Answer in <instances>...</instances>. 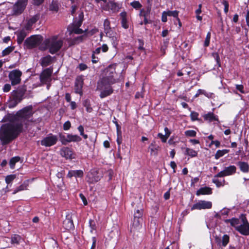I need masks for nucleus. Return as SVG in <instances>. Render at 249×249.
Returning <instances> with one entry per match:
<instances>
[{"label":"nucleus","instance_id":"nucleus-1","mask_svg":"<svg viewBox=\"0 0 249 249\" xmlns=\"http://www.w3.org/2000/svg\"><path fill=\"white\" fill-rule=\"evenodd\" d=\"M32 114V107L28 106L11 116L13 121L2 125L0 130V139L2 143H9L16 138L21 131L23 123Z\"/></svg>","mask_w":249,"mask_h":249},{"label":"nucleus","instance_id":"nucleus-2","mask_svg":"<svg viewBox=\"0 0 249 249\" xmlns=\"http://www.w3.org/2000/svg\"><path fill=\"white\" fill-rule=\"evenodd\" d=\"M115 75V65H110L105 70L104 76L97 85V89L102 90L100 95L101 98H105L112 93V89L110 85L116 82L114 78Z\"/></svg>","mask_w":249,"mask_h":249},{"label":"nucleus","instance_id":"nucleus-3","mask_svg":"<svg viewBox=\"0 0 249 249\" xmlns=\"http://www.w3.org/2000/svg\"><path fill=\"white\" fill-rule=\"evenodd\" d=\"M47 49H49L51 53L53 54L58 52L62 47L63 41L57 36H53L44 41Z\"/></svg>","mask_w":249,"mask_h":249},{"label":"nucleus","instance_id":"nucleus-4","mask_svg":"<svg viewBox=\"0 0 249 249\" xmlns=\"http://www.w3.org/2000/svg\"><path fill=\"white\" fill-rule=\"evenodd\" d=\"M58 140L56 135L50 134L43 138L40 141V144L45 147H51L55 145Z\"/></svg>","mask_w":249,"mask_h":249},{"label":"nucleus","instance_id":"nucleus-5","mask_svg":"<svg viewBox=\"0 0 249 249\" xmlns=\"http://www.w3.org/2000/svg\"><path fill=\"white\" fill-rule=\"evenodd\" d=\"M241 221V223L236 226V230L243 235H249V223L244 216L242 217Z\"/></svg>","mask_w":249,"mask_h":249},{"label":"nucleus","instance_id":"nucleus-6","mask_svg":"<svg viewBox=\"0 0 249 249\" xmlns=\"http://www.w3.org/2000/svg\"><path fill=\"white\" fill-rule=\"evenodd\" d=\"M22 72L18 70L12 71L9 73V78L12 85L18 84L21 81Z\"/></svg>","mask_w":249,"mask_h":249},{"label":"nucleus","instance_id":"nucleus-7","mask_svg":"<svg viewBox=\"0 0 249 249\" xmlns=\"http://www.w3.org/2000/svg\"><path fill=\"white\" fill-rule=\"evenodd\" d=\"M212 207V203L211 201L205 200H199L194 204L191 207V210L209 209Z\"/></svg>","mask_w":249,"mask_h":249},{"label":"nucleus","instance_id":"nucleus-8","mask_svg":"<svg viewBox=\"0 0 249 249\" xmlns=\"http://www.w3.org/2000/svg\"><path fill=\"white\" fill-rule=\"evenodd\" d=\"M27 2V0H18L13 6L14 14H20L26 7Z\"/></svg>","mask_w":249,"mask_h":249},{"label":"nucleus","instance_id":"nucleus-9","mask_svg":"<svg viewBox=\"0 0 249 249\" xmlns=\"http://www.w3.org/2000/svg\"><path fill=\"white\" fill-rule=\"evenodd\" d=\"M236 167L234 165H230L226 167L224 169L216 174L217 177L223 178L226 176H230L234 174L236 172Z\"/></svg>","mask_w":249,"mask_h":249},{"label":"nucleus","instance_id":"nucleus-10","mask_svg":"<svg viewBox=\"0 0 249 249\" xmlns=\"http://www.w3.org/2000/svg\"><path fill=\"white\" fill-rule=\"evenodd\" d=\"M120 4L110 1L106 4L102 6V8L106 11H111L112 13H116L119 11L121 8Z\"/></svg>","mask_w":249,"mask_h":249},{"label":"nucleus","instance_id":"nucleus-11","mask_svg":"<svg viewBox=\"0 0 249 249\" xmlns=\"http://www.w3.org/2000/svg\"><path fill=\"white\" fill-rule=\"evenodd\" d=\"M52 72V70L50 68L44 70L42 72L40 76L41 82L46 84L49 83L52 80L51 75Z\"/></svg>","mask_w":249,"mask_h":249},{"label":"nucleus","instance_id":"nucleus-12","mask_svg":"<svg viewBox=\"0 0 249 249\" xmlns=\"http://www.w3.org/2000/svg\"><path fill=\"white\" fill-rule=\"evenodd\" d=\"M98 173L96 170H92L87 175L88 181L90 183H94L98 181L100 179L101 177L97 175Z\"/></svg>","mask_w":249,"mask_h":249},{"label":"nucleus","instance_id":"nucleus-13","mask_svg":"<svg viewBox=\"0 0 249 249\" xmlns=\"http://www.w3.org/2000/svg\"><path fill=\"white\" fill-rule=\"evenodd\" d=\"M60 154L62 157L67 159H72L74 158V154L72 151L67 147L61 148L60 150Z\"/></svg>","mask_w":249,"mask_h":249},{"label":"nucleus","instance_id":"nucleus-14","mask_svg":"<svg viewBox=\"0 0 249 249\" xmlns=\"http://www.w3.org/2000/svg\"><path fill=\"white\" fill-rule=\"evenodd\" d=\"M142 220H141L139 219H133L132 225L130 227V231L131 232L135 233V232L140 230L142 227Z\"/></svg>","mask_w":249,"mask_h":249},{"label":"nucleus","instance_id":"nucleus-15","mask_svg":"<svg viewBox=\"0 0 249 249\" xmlns=\"http://www.w3.org/2000/svg\"><path fill=\"white\" fill-rule=\"evenodd\" d=\"M229 241L230 237L227 234L224 235L221 238L217 237L215 238V241L219 246L226 247L229 243Z\"/></svg>","mask_w":249,"mask_h":249},{"label":"nucleus","instance_id":"nucleus-16","mask_svg":"<svg viewBox=\"0 0 249 249\" xmlns=\"http://www.w3.org/2000/svg\"><path fill=\"white\" fill-rule=\"evenodd\" d=\"M63 227L65 229L69 230L72 229L73 227V223L72 220L71 216L69 214L67 215L66 218L63 221Z\"/></svg>","mask_w":249,"mask_h":249},{"label":"nucleus","instance_id":"nucleus-17","mask_svg":"<svg viewBox=\"0 0 249 249\" xmlns=\"http://www.w3.org/2000/svg\"><path fill=\"white\" fill-rule=\"evenodd\" d=\"M150 13V9L149 8H147L146 10L144 9H142L140 11V12L139 13V16L140 17L143 18L144 21L142 22L141 21L140 22V24L142 25L143 23L145 24H147L149 23V21L147 19V17L149 15Z\"/></svg>","mask_w":249,"mask_h":249},{"label":"nucleus","instance_id":"nucleus-18","mask_svg":"<svg viewBox=\"0 0 249 249\" xmlns=\"http://www.w3.org/2000/svg\"><path fill=\"white\" fill-rule=\"evenodd\" d=\"M83 81L82 78L78 77L76 79L75 83V92L76 93L81 95L82 94Z\"/></svg>","mask_w":249,"mask_h":249},{"label":"nucleus","instance_id":"nucleus-19","mask_svg":"<svg viewBox=\"0 0 249 249\" xmlns=\"http://www.w3.org/2000/svg\"><path fill=\"white\" fill-rule=\"evenodd\" d=\"M39 18V15H36L32 17L27 22L25 26V28L27 30H30L34 24H35Z\"/></svg>","mask_w":249,"mask_h":249},{"label":"nucleus","instance_id":"nucleus-20","mask_svg":"<svg viewBox=\"0 0 249 249\" xmlns=\"http://www.w3.org/2000/svg\"><path fill=\"white\" fill-rule=\"evenodd\" d=\"M41 38L39 36H32L28 39V43L32 47L35 46L40 43Z\"/></svg>","mask_w":249,"mask_h":249},{"label":"nucleus","instance_id":"nucleus-21","mask_svg":"<svg viewBox=\"0 0 249 249\" xmlns=\"http://www.w3.org/2000/svg\"><path fill=\"white\" fill-rule=\"evenodd\" d=\"M67 144L71 142H79L81 141L80 137L77 135L67 134Z\"/></svg>","mask_w":249,"mask_h":249},{"label":"nucleus","instance_id":"nucleus-22","mask_svg":"<svg viewBox=\"0 0 249 249\" xmlns=\"http://www.w3.org/2000/svg\"><path fill=\"white\" fill-rule=\"evenodd\" d=\"M237 165L240 168L241 172L243 173H248L249 171V165L245 161H239L237 162Z\"/></svg>","mask_w":249,"mask_h":249},{"label":"nucleus","instance_id":"nucleus-23","mask_svg":"<svg viewBox=\"0 0 249 249\" xmlns=\"http://www.w3.org/2000/svg\"><path fill=\"white\" fill-rule=\"evenodd\" d=\"M126 16L127 14L125 12H123L120 13L122 26L124 29H127L129 26L127 19L126 18Z\"/></svg>","mask_w":249,"mask_h":249},{"label":"nucleus","instance_id":"nucleus-24","mask_svg":"<svg viewBox=\"0 0 249 249\" xmlns=\"http://www.w3.org/2000/svg\"><path fill=\"white\" fill-rule=\"evenodd\" d=\"M212 193V189L208 187H202L196 192V195L197 196L200 195H210Z\"/></svg>","mask_w":249,"mask_h":249},{"label":"nucleus","instance_id":"nucleus-25","mask_svg":"<svg viewBox=\"0 0 249 249\" xmlns=\"http://www.w3.org/2000/svg\"><path fill=\"white\" fill-rule=\"evenodd\" d=\"M83 175V172L82 170H71L70 171L68 174V177L71 178L72 177H82Z\"/></svg>","mask_w":249,"mask_h":249},{"label":"nucleus","instance_id":"nucleus-26","mask_svg":"<svg viewBox=\"0 0 249 249\" xmlns=\"http://www.w3.org/2000/svg\"><path fill=\"white\" fill-rule=\"evenodd\" d=\"M104 26L107 35L111 37L112 34L111 33V31L110 30V22L107 19L105 20L104 22Z\"/></svg>","mask_w":249,"mask_h":249},{"label":"nucleus","instance_id":"nucleus-27","mask_svg":"<svg viewBox=\"0 0 249 249\" xmlns=\"http://www.w3.org/2000/svg\"><path fill=\"white\" fill-rule=\"evenodd\" d=\"M204 119L210 122L218 121V117L212 112H209L204 116Z\"/></svg>","mask_w":249,"mask_h":249},{"label":"nucleus","instance_id":"nucleus-28","mask_svg":"<svg viewBox=\"0 0 249 249\" xmlns=\"http://www.w3.org/2000/svg\"><path fill=\"white\" fill-rule=\"evenodd\" d=\"M200 94L204 95L208 98H212L213 96V93L208 92L204 89H199L197 90L194 97L195 98L197 97Z\"/></svg>","mask_w":249,"mask_h":249},{"label":"nucleus","instance_id":"nucleus-29","mask_svg":"<svg viewBox=\"0 0 249 249\" xmlns=\"http://www.w3.org/2000/svg\"><path fill=\"white\" fill-rule=\"evenodd\" d=\"M184 154L186 155L190 156L191 158L196 157L197 155V152L193 150V149H191L188 147H186L184 148Z\"/></svg>","mask_w":249,"mask_h":249},{"label":"nucleus","instance_id":"nucleus-30","mask_svg":"<svg viewBox=\"0 0 249 249\" xmlns=\"http://www.w3.org/2000/svg\"><path fill=\"white\" fill-rule=\"evenodd\" d=\"M22 240V237L18 234H14L11 236V242L12 244L18 245Z\"/></svg>","mask_w":249,"mask_h":249},{"label":"nucleus","instance_id":"nucleus-31","mask_svg":"<svg viewBox=\"0 0 249 249\" xmlns=\"http://www.w3.org/2000/svg\"><path fill=\"white\" fill-rule=\"evenodd\" d=\"M218 178L220 177H217L216 175H215L213 179V182L214 183L217 187L223 186L225 184V180L224 179L220 180L217 178Z\"/></svg>","mask_w":249,"mask_h":249},{"label":"nucleus","instance_id":"nucleus-32","mask_svg":"<svg viewBox=\"0 0 249 249\" xmlns=\"http://www.w3.org/2000/svg\"><path fill=\"white\" fill-rule=\"evenodd\" d=\"M52 61V57L50 55H47L42 58L41 64L43 67H46L51 64Z\"/></svg>","mask_w":249,"mask_h":249},{"label":"nucleus","instance_id":"nucleus-33","mask_svg":"<svg viewBox=\"0 0 249 249\" xmlns=\"http://www.w3.org/2000/svg\"><path fill=\"white\" fill-rule=\"evenodd\" d=\"M149 149L150 150L151 154L156 156L158 154L160 147L156 145L154 143H152L149 145Z\"/></svg>","mask_w":249,"mask_h":249},{"label":"nucleus","instance_id":"nucleus-34","mask_svg":"<svg viewBox=\"0 0 249 249\" xmlns=\"http://www.w3.org/2000/svg\"><path fill=\"white\" fill-rule=\"evenodd\" d=\"M229 150L228 149H223V150H218L216 152L214 158L216 160H218L220 157L223 156L225 154L229 153Z\"/></svg>","mask_w":249,"mask_h":249},{"label":"nucleus","instance_id":"nucleus-35","mask_svg":"<svg viewBox=\"0 0 249 249\" xmlns=\"http://www.w3.org/2000/svg\"><path fill=\"white\" fill-rule=\"evenodd\" d=\"M50 11L53 12H57L59 10V4L57 1L53 0L49 7Z\"/></svg>","mask_w":249,"mask_h":249},{"label":"nucleus","instance_id":"nucleus-36","mask_svg":"<svg viewBox=\"0 0 249 249\" xmlns=\"http://www.w3.org/2000/svg\"><path fill=\"white\" fill-rule=\"evenodd\" d=\"M15 94H17V92H15L13 93V96L14 97V100L13 101H11L9 104V107H15L21 100V99L18 98V95H15Z\"/></svg>","mask_w":249,"mask_h":249},{"label":"nucleus","instance_id":"nucleus-37","mask_svg":"<svg viewBox=\"0 0 249 249\" xmlns=\"http://www.w3.org/2000/svg\"><path fill=\"white\" fill-rule=\"evenodd\" d=\"M116 127H117V142L118 144L120 146L121 143H122V132L121 131V128L119 124L116 123Z\"/></svg>","mask_w":249,"mask_h":249},{"label":"nucleus","instance_id":"nucleus-38","mask_svg":"<svg viewBox=\"0 0 249 249\" xmlns=\"http://www.w3.org/2000/svg\"><path fill=\"white\" fill-rule=\"evenodd\" d=\"M15 49V47L10 46L6 48L2 52V56H5L8 54H9L12 52L14 51Z\"/></svg>","mask_w":249,"mask_h":249},{"label":"nucleus","instance_id":"nucleus-39","mask_svg":"<svg viewBox=\"0 0 249 249\" xmlns=\"http://www.w3.org/2000/svg\"><path fill=\"white\" fill-rule=\"evenodd\" d=\"M142 214H143L142 209L137 210L134 213V219H139L141 220H142Z\"/></svg>","mask_w":249,"mask_h":249},{"label":"nucleus","instance_id":"nucleus-40","mask_svg":"<svg viewBox=\"0 0 249 249\" xmlns=\"http://www.w3.org/2000/svg\"><path fill=\"white\" fill-rule=\"evenodd\" d=\"M20 160L19 157H15L12 158L9 162L10 166L11 168L13 169L16 162H18Z\"/></svg>","mask_w":249,"mask_h":249},{"label":"nucleus","instance_id":"nucleus-41","mask_svg":"<svg viewBox=\"0 0 249 249\" xmlns=\"http://www.w3.org/2000/svg\"><path fill=\"white\" fill-rule=\"evenodd\" d=\"M16 176L15 175H10L7 176L5 177V182L8 184L9 185V186L11 187L10 183L12 182V181L16 178Z\"/></svg>","mask_w":249,"mask_h":249},{"label":"nucleus","instance_id":"nucleus-42","mask_svg":"<svg viewBox=\"0 0 249 249\" xmlns=\"http://www.w3.org/2000/svg\"><path fill=\"white\" fill-rule=\"evenodd\" d=\"M168 16H171L173 17L174 18H177L178 20V12L177 10L175 11H166Z\"/></svg>","mask_w":249,"mask_h":249},{"label":"nucleus","instance_id":"nucleus-43","mask_svg":"<svg viewBox=\"0 0 249 249\" xmlns=\"http://www.w3.org/2000/svg\"><path fill=\"white\" fill-rule=\"evenodd\" d=\"M59 139L63 145H67V134L66 135H63L61 133H60L59 135Z\"/></svg>","mask_w":249,"mask_h":249},{"label":"nucleus","instance_id":"nucleus-44","mask_svg":"<svg viewBox=\"0 0 249 249\" xmlns=\"http://www.w3.org/2000/svg\"><path fill=\"white\" fill-rule=\"evenodd\" d=\"M184 134L187 137H194L196 135V132L193 130H188L185 131Z\"/></svg>","mask_w":249,"mask_h":249},{"label":"nucleus","instance_id":"nucleus-45","mask_svg":"<svg viewBox=\"0 0 249 249\" xmlns=\"http://www.w3.org/2000/svg\"><path fill=\"white\" fill-rule=\"evenodd\" d=\"M26 189V186L25 184H21L19 186L16 188L13 193V194H16L19 191H21Z\"/></svg>","mask_w":249,"mask_h":249},{"label":"nucleus","instance_id":"nucleus-46","mask_svg":"<svg viewBox=\"0 0 249 249\" xmlns=\"http://www.w3.org/2000/svg\"><path fill=\"white\" fill-rule=\"evenodd\" d=\"M211 33L210 32H209L207 34V36H206V38H205V40L204 41V45L205 47H207L209 45L210 38H211Z\"/></svg>","mask_w":249,"mask_h":249},{"label":"nucleus","instance_id":"nucleus-47","mask_svg":"<svg viewBox=\"0 0 249 249\" xmlns=\"http://www.w3.org/2000/svg\"><path fill=\"white\" fill-rule=\"evenodd\" d=\"M83 105L86 107V110L88 112H91V111L92 110V108L90 106L88 100H85L83 103Z\"/></svg>","mask_w":249,"mask_h":249},{"label":"nucleus","instance_id":"nucleus-48","mask_svg":"<svg viewBox=\"0 0 249 249\" xmlns=\"http://www.w3.org/2000/svg\"><path fill=\"white\" fill-rule=\"evenodd\" d=\"M131 5L135 9H139L142 7L141 4L138 1H134L131 3Z\"/></svg>","mask_w":249,"mask_h":249},{"label":"nucleus","instance_id":"nucleus-49","mask_svg":"<svg viewBox=\"0 0 249 249\" xmlns=\"http://www.w3.org/2000/svg\"><path fill=\"white\" fill-rule=\"evenodd\" d=\"M222 3L224 6V12L227 14L229 11V2L226 0H223Z\"/></svg>","mask_w":249,"mask_h":249},{"label":"nucleus","instance_id":"nucleus-50","mask_svg":"<svg viewBox=\"0 0 249 249\" xmlns=\"http://www.w3.org/2000/svg\"><path fill=\"white\" fill-rule=\"evenodd\" d=\"M26 36V35L24 34L23 32H21L18 36V41L19 43H21L24 39Z\"/></svg>","mask_w":249,"mask_h":249},{"label":"nucleus","instance_id":"nucleus-51","mask_svg":"<svg viewBox=\"0 0 249 249\" xmlns=\"http://www.w3.org/2000/svg\"><path fill=\"white\" fill-rule=\"evenodd\" d=\"M158 136L161 139L163 142H165L168 138L166 135H163L161 133H159Z\"/></svg>","mask_w":249,"mask_h":249},{"label":"nucleus","instance_id":"nucleus-52","mask_svg":"<svg viewBox=\"0 0 249 249\" xmlns=\"http://www.w3.org/2000/svg\"><path fill=\"white\" fill-rule=\"evenodd\" d=\"M71 126V124L70 121L66 122L63 124V129L64 130H69Z\"/></svg>","mask_w":249,"mask_h":249},{"label":"nucleus","instance_id":"nucleus-53","mask_svg":"<svg viewBox=\"0 0 249 249\" xmlns=\"http://www.w3.org/2000/svg\"><path fill=\"white\" fill-rule=\"evenodd\" d=\"M168 15L166 12V11H163L162 13V16H161V20L163 22H166L167 20V17Z\"/></svg>","mask_w":249,"mask_h":249},{"label":"nucleus","instance_id":"nucleus-54","mask_svg":"<svg viewBox=\"0 0 249 249\" xmlns=\"http://www.w3.org/2000/svg\"><path fill=\"white\" fill-rule=\"evenodd\" d=\"M11 89V85L9 84H5L3 87V91L7 92L10 91Z\"/></svg>","mask_w":249,"mask_h":249},{"label":"nucleus","instance_id":"nucleus-55","mask_svg":"<svg viewBox=\"0 0 249 249\" xmlns=\"http://www.w3.org/2000/svg\"><path fill=\"white\" fill-rule=\"evenodd\" d=\"M89 224L91 228V231L92 232L93 230H95V224L94 221L91 219L89 220Z\"/></svg>","mask_w":249,"mask_h":249},{"label":"nucleus","instance_id":"nucleus-56","mask_svg":"<svg viewBox=\"0 0 249 249\" xmlns=\"http://www.w3.org/2000/svg\"><path fill=\"white\" fill-rule=\"evenodd\" d=\"M239 222V220L237 219H232L231 220V225L234 226L236 228V226H238L239 225L238 224H240Z\"/></svg>","mask_w":249,"mask_h":249},{"label":"nucleus","instance_id":"nucleus-57","mask_svg":"<svg viewBox=\"0 0 249 249\" xmlns=\"http://www.w3.org/2000/svg\"><path fill=\"white\" fill-rule=\"evenodd\" d=\"M236 89L242 93H244V87L242 85H236Z\"/></svg>","mask_w":249,"mask_h":249},{"label":"nucleus","instance_id":"nucleus-58","mask_svg":"<svg viewBox=\"0 0 249 249\" xmlns=\"http://www.w3.org/2000/svg\"><path fill=\"white\" fill-rule=\"evenodd\" d=\"M198 113H196V112H192L191 113V118L193 120V121H195V120H196L197 119V117H198Z\"/></svg>","mask_w":249,"mask_h":249},{"label":"nucleus","instance_id":"nucleus-59","mask_svg":"<svg viewBox=\"0 0 249 249\" xmlns=\"http://www.w3.org/2000/svg\"><path fill=\"white\" fill-rule=\"evenodd\" d=\"M79 196L84 205H87L88 204V202L85 196L82 194H80Z\"/></svg>","mask_w":249,"mask_h":249},{"label":"nucleus","instance_id":"nucleus-60","mask_svg":"<svg viewBox=\"0 0 249 249\" xmlns=\"http://www.w3.org/2000/svg\"><path fill=\"white\" fill-rule=\"evenodd\" d=\"M71 32H73L76 34H82L83 33V31L82 29H78V28H74L71 31Z\"/></svg>","mask_w":249,"mask_h":249},{"label":"nucleus","instance_id":"nucleus-61","mask_svg":"<svg viewBox=\"0 0 249 249\" xmlns=\"http://www.w3.org/2000/svg\"><path fill=\"white\" fill-rule=\"evenodd\" d=\"M79 68L81 71H84L87 69V66L85 64H80L79 65Z\"/></svg>","mask_w":249,"mask_h":249},{"label":"nucleus","instance_id":"nucleus-62","mask_svg":"<svg viewBox=\"0 0 249 249\" xmlns=\"http://www.w3.org/2000/svg\"><path fill=\"white\" fill-rule=\"evenodd\" d=\"M211 144H214L216 147H218L220 146V142L218 141H212Z\"/></svg>","mask_w":249,"mask_h":249},{"label":"nucleus","instance_id":"nucleus-63","mask_svg":"<svg viewBox=\"0 0 249 249\" xmlns=\"http://www.w3.org/2000/svg\"><path fill=\"white\" fill-rule=\"evenodd\" d=\"M170 166L173 169V172L175 173L176 172L175 168L177 167V165H176V163H175V162L171 161L170 162Z\"/></svg>","mask_w":249,"mask_h":249},{"label":"nucleus","instance_id":"nucleus-64","mask_svg":"<svg viewBox=\"0 0 249 249\" xmlns=\"http://www.w3.org/2000/svg\"><path fill=\"white\" fill-rule=\"evenodd\" d=\"M246 20L247 25L249 26V10L247 11L246 15Z\"/></svg>","mask_w":249,"mask_h":249}]
</instances>
